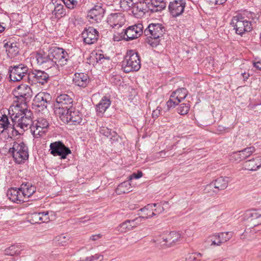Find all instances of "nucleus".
<instances>
[{"label":"nucleus","mask_w":261,"mask_h":261,"mask_svg":"<svg viewBox=\"0 0 261 261\" xmlns=\"http://www.w3.org/2000/svg\"><path fill=\"white\" fill-rule=\"evenodd\" d=\"M48 125L49 123L46 119L39 118L37 120L33 121L30 128L33 136L35 138H38L46 133Z\"/></svg>","instance_id":"obj_11"},{"label":"nucleus","mask_w":261,"mask_h":261,"mask_svg":"<svg viewBox=\"0 0 261 261\" xmlns=\"http://www.w3.org/2000/svg\"><path fill=\"white\" fill-rule=\"evenodd\" d=\"M246 217L250 218L252 220L257 219L261 218V211L257 210H251L246 212Z\"/></svg>","instance_id":"obj_40"},{"label":"nucleus","mask_w":261,"mask_h":261,"mask_svg":"<svg viewBox=\"0 0 261 261\" xmlns=\"http://www.w3.org/2000/svg\"><path fill=\"white\" fill-rule=\"evenodd\" d=\"M255 151V149L253 146L245 148V149L240 150L241 155L244 160H245L248 157L250 156Z\"/></svg>","instance_id":"obj_41"},{"label":"nucleus","mask_w":261,"mask_h":261,"mask_svg":"<svg viewBox=\"0 0 261 261\" xmlns=\"http://www.w3.org/2000/svg\"><path fill=\"white\" fill-rule=\"evenodd\" d=\"M9 152L12 154L15 162L18 164L23 163L28 159V148L23 142H14L12 147L10 148Z\"/></svg>","instance_id":"obj_8"},{"label":"nucleus","mask_w":261,"mask_h":261,"mask_svg":"<svg viewBox=\"0 0 261 261\" xmlns=\"http://www.w3.org/2000/svg\"><path fill=\"white\" fill-rule=\"evenodd\" d=\"M210 5H220L226 3L227 0H205Z\"/></svg>","instance_id":"obj_54"},{"label":"nucleus","mask_w":261,"mask_h":261,"mask_svg":"<svg viewBox=\"0 0 261 261\" xmlns=\"http://www.w3.org/2000/svg\"><path fill=\"white\" fill-rule=\"evenodd\" d=\"M124 15L122 13H112L108 18V22L113 28H119L125 22Z\"/></svg>","instance_id":"obj_21"},{"label":"nucleus","mask_w":261,"mask_h":261,"mask_svg":"<svg viewBox=\"0 0 261 261\" xmlns=\"http://www.w3.org/2000/svg\"><path fill=\"white\" fill-rule=\"evenodd\" d=\"M214 186L213 185V182H212L208 185H207L204 189V192L205 193H208L210 195H213L214 194H217V191L215 190H214Z\"/></svg>","instance_id":"obj_49"},{"label":"nucleus","mask_w":261,"mask_h":261,"mask_svg":"<svg viewBox=\"0 0 261 261\" xmlns=\"http://www.w3.org/2000/svg\"><path fill=\"white\" fill-rule=\"evenodd\" d=\"M166 31L165 28L161 23H150L144 31L147 37V42L152 47H156L161 44L163 35Z\"/></svg>","instance_id":"obj_3"},{"label":"nucleus","mask_w":261,"mask_h":261,"mask_svg":"<svg viewBox=\"0 0 261 261\" xmlns=\"http://www.w3.org/2000/svg\"><path fill=\"white\" fill-rule=\"evenodd\" d=\"M180 102V100L178 99V96L175 94L174 92H173L170 95L169 99L167 102V106L168 108L171 109L174 108L176 106L178 105Z\"/></svg>","instance_id":"obj_36"},{"label":"nucleus","mask_w":261,"mask_h":261,"mask_svg":"<svg viewBox=\"0 0 261 261\" xmlns=\"http://www.w3.org/2000/svg\"><path fill=\"white\" fill-rule=\"evenodd\" d=\"M66 7L69 9H73L77 5V2L76 0H62Z\"/></svg>","instance_id":"obj_50"},{"label":"nucleus","mask_w":261,"mask_h":261,"mask_svg":"<svg viewBox=\"0 0 261 261\" xmlns=\"http://www.w3.org/2000/svg\"><path fill=\"white\" fill-rule=\"evenodd\" d=\"M218 236V233L210 236L207 239L206 242L210 243L211 246H220L221 243Z\"/></svg>","instance_id":"obj_44"},{"label":"nucleus","mask_w":261,"mask_h":261,"mask_svg":"<svg viewBox=\"0 0 261 261\" xmlns=\"http://www.w3.org/2000/svg\"><path fill=\"white\" fill-rule=\"evenodd\" d=\"M149 12L150 10L146 0L135 3L132 11L134 16L137 18Z\"/></svg>","instance_id":"obj_19"},{"label":"nucleus","mask_w":261,"mask_h":261,"mask_svg":"<svg viewBox=\"0 0 261 261\" xmlns=\"http://www.w3.org/2000/svg\"><path fill=\"white\" fill-rule=\"evenodd\" d=\"M11 120L14 123L13 127H19L24 130L28 129L32 125V112L26 107L25 109H21L18 106H11L8 110Z\"/></svg>","instance_id":"obj_2"},{"label":"nucleus","mask_w":261,"mask_h":261,"mask_svg":"<svg viewBox=\"0 0 261 261\" xmlns=\"http://www.w3.org/2000/svg\"><path fill=\"white\" fill-rule=\"evenodd\" d=\"M132 187L130 181L128 179L126 181L120 184L115 190V192L118 195L128 193L132 191Z\"/></svg>","instance_id":"obj_30"},{"label":"nucleus","mask_w":261,"mask_h":261,"mask_svg":"<svg viewBox=\"0 0 261 261\" xmlns=\"http://www.w3.org/2000/svg\"><path fill=\"white\" fill-rule=\"evenodd\" d=\"M228 182L229 177H220L212 182L214 186V189H216L218 193L219 191L225 189L228 186Z\"/></svg>","instance_id":"obj_29"},{"label":"nucleus","mask_w":261,"mask_h":261,"mask_svg":"<svg viewBox=\"0 0 261 261\" xmlns=\"http://www.w3.org/2000/svg\"><path fill=\"white\" fill-rule=\"evenodd\" d=\"M128 221V223H129V225H130V226L131 227V229L132 230L134 228H135L137 226V225H136V224L135 223L133 219H132V220H127Z\"/></svg>","instance_id":"obj_60"},{"label":"nucleus","mask_w":261,"mask_h":261,"mask_svg":"<svg viewBox=\"0 0 261 261\" xmlns=\"http://www.w3.org/2000/svg\"><path fill=\"white\" fill-rule=\"evenodd\" d=\"M102 234H101L100 233L94 234L90 237V240L93 241H97L100 239L102 237Z\"/></svg>","instance_id":"obj_59"},{"label":"nucleus","mask_w":261,"mask_h":261,"mask_svg":"<svg viewBox=\"0 0 261 261\" xmlns=\"http://www.w3.org/2000/svg\"><path fill=\"white\" fill-rule=\"evenodd\" d=\"M56 243L61 246H66L69 241V238L65 234H61L56 236L54 239Z\"/></svg>","instance_id":"obj_38"},{"label":"nucleus","mask_w":261,"mask_h":261,"mask_svg":"<svg viewBox=\"0 0 261 261\" xmlns=\"http://www.w3.org/2000/svg\"><path fill=\"white\" fill-rule=\"evenodd\" d=\"M58 116L61 120L69 125H78L84 123L83 114L75 107L69 109L68 112L65 111Z\"/></svg>","instance_id":"obj_7"},{"label":"nucleus","mask_w":261,"mask_h":261,"mask_svg":"<svg viewBox=\"0 0 261 261\" xmlns=\"http://www.w3.org/2000/svg\"><path fill=\"white\" fill-rule=\"evenodd\" d=\"M122 67L125 73L138 71L141 68V61L139 54L134 50L127 51L122 61Z\"/></svg>","instance_id":"obj_6"},{"label":"nucleus","mask_w":261,"mask_h":261,"mask_svg":"<svg viewBox=\"0 0 261 261\" xmlns=\"http://www.w3.org/2000/svg\"><path fill=\"white\" fill-rule=\"evenodd\" d=\"M150 13L161 12L166 7L165 0H146Z\"/></svg>","instance_id":"obj_22"},{"label":"nucleus","mask_w":261,"mask_h":261,"mask_svg":"<svg viewBox=\"0 0 261 261\" xmlns=\"http://www.w3.org/2000/svg\"><path fill=\"white\" fill-rule=\"evenodd\" d=\"M99 259L100 261L103 259V255L95 254L94 255L87 257L85 259H82L81 258L79 261H94L95 260Z\"/></svg>","instance_id":"obj_48"},{"label":"nucleus","mask_w":261,"mask_h":261,"mask_svg":"<svg viewBox=\"0 0 261 261\" xmlns=\"http://www.w3.org/2000/svg\"><path fill=\"white\" fill-rule=\"evenodd\" d=\"M34 58L38 66L48 69L52 67L58 68L59 65H67L70 60V56L67 51L60 47H53L49 52L38 50L34 53Z\"/></svg>","instance_id":"obj_1"},{"label":"nucleus","mask_w":261,"mask_h":261,"mask_svg":"<svg viewBox=\"0 0 261 261\" xmlns=\"http://www.w3.org/2000/svg\"><path fill=\"white\" fill-rule=\"evenodd\" d=\"M253 65L255 68L261 70V62H254Z\"/></svg>","instance_id":"obj_61"},{"label":"nucleus","mask_w":261,"mask_h":261,"mask_svg":"<svg viewBox=\"0 0 261 261\" xmlns=\"http://www.w3.org/2000/svg\"><path fill=\"white\" fill-rule=\"evenodd\" d=\"M176 96H178V99L181 101L184 99L187 96V90L185 88L178 89L174 91Z\"/></svg>","instance_id":"obj_46"},{"label":"nucleus","mask_w":261,"mask_h":261,"mask_svg":"<svg viewBox=\"0 0 261 261\" xmlns=\"http://www.w3.org/2000/svg\"><path fill=\"white\" fill-rule=\"evenodd\" d=\"M41 223L47 222L49 221L48 212H40Z\"/></svg>","instance_id":"obj_53"},{"label":"nucleus","mask_w":261,"mask_h":261,"mask_svg":"<svg viewBox=\"0 0 261 261\" xmlns=\"http://www.w3.org/2000/svg\"><path fill=\"white\" fill-rule=\"evenodd\" d=\"M7 195L8 199L13 202L19 203L25 202V199H23L20 188L9 189L7 191Z\"/></svg>","instance_id":"obj_20"},{"label":"nucleus","mask_w":261,"mask_h":261,"mask_svg":"<svg viewBox=\"0 0 261 261\" xmlns=\"http://www.w3.org/2000/svg\"><path fill=\"white\" fill-rule=\"evenodd\" d=\"M29 72L28 67L22 64L9 67V77L13 82L28 80Z\"/></svg>","instance_id":"obj_10"},{"label":"nucleus","mask_w":261,"mask_h":261,"mask_svg":"<svg viewBox=\"0 0 261 261\" xmlns=\"http://www.w3.org/2000/svg\"><path fill=\"white\" fill-rule=\"evenodd\" d=\"M51 101V96L49 93L41 92L35 96L33 105L35 107L40 108L41 110H43L47 108L48 105L50 104Z\"/></svg>","instance_id":"obj_15"},{"label":"nucleus","mask_w":261,"mask_h":261,"mask_svg":"<svg viewBox=\"0 0 261 261\" xmlns=\"http://www.w3.org/2000/svg\"><path fill=\"white\" fill-rule=\"evenodd\" d=\"M233 233L232 231L219 233L218 237L219 238L221 244L229 241L232 237Z\"/></svg>","instance_id":"obj_39"},{"label":"nucleus","mask_w":261,"mask_h":261,"mask_svg":"<svg viewBox=\"0 0 261 261\" xmlns=\"http://www.w3.org/2000/svg\"><path fill=\"white\" fill-rule=\"evenodd\" d=\"M180 238V234L177 232L173 231L166 236L163 237V242H165L167 247H171L176 242L178 241Z\"/></svg>","instance_id":"obj_26"},{"label":"nucleus","mask_w":261,"mask_h":261,"mask_svg":"<svg viewBox=\"0 0 261 261\" xmlns=\"http://www.w3.org/2000/svg\"><path fill=\"white\" fill-rule=\"evenodd\" d=\"M49 148L50 153L54 156H60L61 159H65L68 155L71 153L69 148L60 141L51 143Z\"/></svg>","instance_id":"obj_12"},{"label":"nucleus","mask_w":261,"mask_h":261,"mask_svg":"<svg viewBox=\"0 0 261 261\" xmlns=\"http://www.w3.org/2000/svg\"><path fill=\"white\" fill-rule=\"evenodd\" d=\"M153 207L152 208V212L154 213V216H156L162 213L164 209L160 203H152Z\"/></svg>","instance_id":"obj_47"},{"label":"nucleus","mask_w":261,"mask_h":261,"mask_svg":"<svg viewBox=\"0 0 261 261\" xmlns=\"http://www.w3.org/2000/svg\"><path fill=\"white\" fill-rule=\"evenodd\" d=\"M5 47L7 51L8 56L10 58H13L18 54L19 48L17 43L9 41L5 44Z\"/></svg>","instance_id":"obj_28"},{"label":"nucleus","mask_w":261,"mask_h":261,"mask_svg":"<svg viewBox=\"0 0 261 261\" xmlns=\"http://www.w3.org/2000/svg\"><path fill=\"white\" fill-rule=\"evenodd\" d=\"M236 34L243 36L253 30L252 21L245 13H238L233 16L230 22Z\"/></svg>","instance_id":"obj_4"},{"label":"nucleus","mask_w":261,"mask_h":261,"mask_svg":"<svg viewBox=\"0 0 261 261\" xmlns=\"http://www.w3.org/2000/svg\"><path fill=\"white\" fill-rule=\"evenodd\" d=\"M29 221L32 224L41 223L40 212H34L31 214Z\"/></svg>","instance_id":"obj_45"},{"label":"nucleus","mask_w":261,"mask_h":261,"mask_svg":"<svg viewBox=\"0 0 261 261\" xmlns=\"http://www.w3.org/2000/svg\"><path fill=\"white\" fill-rule=\"evenodd\" d=\"M111 101L108 97L103 96L99 102L96 106V110L97 113L103 114L110 106Z\"/></svg>","instance_id":"obj_31"},{"label":"nucleus","mask_w":261,"mask_h":261,"mask_svg":"<svg viewBox=\"0 0 261 261\" xmlns=\"http://www.w3.org/2000/svg\"><path fill=\"white\" fill-rule=\"evenodd\" d=\"M22 250L20 245H13L5 250V254L10 256L18 255Z\"/></svg>","instance_id":"obj_33"},{"label":"nucleus","mask_w":261,"mask_h":261,"mask_svg":"<svg viewBox=\"0 0 261 261\" xmlns=\"http://www.w3.org/2000/svg\"><path fill=\"white\" fill-rule=\"evenodd\" d=\"M186 5V0H173L169 4V12L173 17L179 16L184 12Z\"/></svg>","instance_id":"obj_16"},{"label":"nucleus","mask_w":261,"mask_h":261,"mask_svg":"<svg viewBox=\"0 0 261 261\" xmlns=\"http://www.w3.org/2000/svg\"><path fill=\"white\" fill-rule=\"evenodd\" d=\"M186 260L187 261H195L197 260L195 254L194 253H188L186 256Z\"/></svg>","instance_id":"obj_56"},{"label":"nucleus","mask_w":261,"mask_h":261,"mask_svg":"<svg viewBox=\"0 0 261 261\" xmlns=\"http://www.w3.org/2000/svg\"><path fill=\"white\" fill-rule=\"evenodd\" d=\"M153 205L152 203L148 204L145 207L140 209V211L143 213L142 216L145 219L154 216V213L152 212Z\"/></svg>","instance_id":"obj_34"},{"label":"nucleus","mask_w":261,"mask_h":261,"mask_svg":"<svg viewBox=\"0 0 261 261\" xmlns=\"http://www.w3.org/2000/svg\"><path fill=\"white\" fill-rule=\"evenodd\" d=\"M194 253L195 254V257L197 260H200V259L199 258L202 257V254L198 252H194Z\"/></svg>","instance_id":"obj_62"},{"label":"nucleus","mask_w":261,"mask_h":261,"mask_svg":"<svg viewBox=\"0 0 261 261\" xmlns=\"http://www.w3.org/2000/svg\"><path fill=\"white\" fill-rule=\"evenodd\" d=\"M143 26L138 23L128 27L121 33V37L126 41L132 40L139 37L143 33Z\"/></svg>","instance_id":"obj_14"},{"label":"nucleus","mask_w":261,"mask_h":261,"mask_svg":"<svg viewBox=\"0 0 261 261\" xmlns=\"http://www.w3.org/2000/svg\"><path fill=\"white\" fill-rule=\"evenodd\" d=\"M134 3L133 0H121L120 2V7L126 10L131 9L132 11Z\"/></svg>","instance_id":"obj_43"},{"label":"nucleus","mask_w":261,"mask_h":261,"mask_svg":"<svg viewBox=\"0 0 261 261\" xmlns=\"http://www.w3.org/2000/svg\"><path fill=\"white\" fill-rule=\"evenodd\" d=\"M20 188L22 191L23 199H25V201L36 192V189L34 186L29 182L22 184Z\"/></svg>","instance_id":"obj_25"},{"label":"nucleus","mask_w":261,"mask_h":261,"mask_svg":"<svg viewBox=\"0 0 261 261\" xmlns=\"http://www.w3.org/2000/svg\"><path fill=\"white\" fill-rule=\"evenodd\" d=\"M14 96L16 104L12 106H18L21 109H25L27 103L31 100L33 96V91L31 88L28 85L21 84L18 86L14 91Z\"/></svg>","instance_id":"obj_5"},{"label":"nucleus","mask_w":261,"mask_h":261,"mask_svg":"<svg viewBox=\"0 0 261 261\" xmlns=\"http://www.w3.org/2000/svg\"><path fill=\"white\" fill-rule=\"evenodd\" d=\"M49 79V75L45 71L40 70H33L30 71L28 76V81L31 85L39 83L43 85L48 82Z\"/></svg>","instance_id":"obj_13"},{"label":"nucleus","mask_w":261,"mask_h":261,"mask_svg":"<svg viewBox=\"0 0 261 261\" xmlns=\"http://www.w3.org/2000/svg\"><path fill=\"white\" fill-rule=\"evenodd\" d=\"M143 176V173L141 171H138L137 173H133L128 177V180L130 181L133 179H139Z\"/></svg>","instance_id":"obj_55"},{"label":"nucleus","mask_w":261,"mask_h":261,"mask_svg":"<svg viewBox=\"0 0 261 261\" xmlns=\"http://www.w3.org/2000/svg\"><path fill=\"white\" fill-rule=\"evenodd\" d=\"M73 98L67 94H62L56 98V103L55 105L54 111L57 116L64 114L65 111L68 112L69 109L73 108Z\"/></svg>","instance_id":"obj_9"},{"label":"nucleus","mask_w":261,"mask_h":261,"mask_svg":"<svg viewBox=\"0 0 261 261\" xmlns=\"http://www.w3.org/2000/svg\"><path fill=\"white\" fill-rule=\"evenodd\" d=\"M99 132L101 135L109 138L110 139L113 141L117 140L119 137L115 131L112 130L105 126L100 127Z\"/></svg>","instance_id":"obj_32"},{"label":"nucleus","mask_w":261,"mask_h":261,"mask_svg":"<svg viewBox=\"0 0 261 261\" xmlns=\"http://www.w3.org/2000/svg\"><path fill=\"white\" fill-rule=\"evenodd\" d=\"M96 62L98 63L102 64L104 62L105 60H110V58L109 57H105L104 55L102 54H96Z\"/></svg>","instance_id":"obj_51"},{"label":"nucleus","mask_w":261,"mask_h":261,"mask_svg":"<svg viewBox=\"0 0 261 261\" xmlns=\"http://www.w3.org/2000/svg\"><path fill=\"white\" fill-rule=\"evenodd\" d=\"M84 43L87 44H92L97 42L99 37V33L93 27L86 28L82 33Z\"/></svg>","instance_id":"obj_17"},{"label":"nucleus","mask_w":261,"mask_h":261,"mask_svg":"<svg viewBox=\"0 0 261 261\" xmlns=\"http://www.w3.org/2000/svg\"><path fill=\"white\" fill-rule=\"evenodd\" d=\"M243 167L246 170L255 171L261 167V158L257 156L248 160L244 163Z\"/></svg>","instance_id":"obj_24"},{"label":"nucleus","mask_w":261,"mask_h":261,"mask_svg":"<svg viewBox=\"0 0 261 261\" xmlns=\"http://www.w3.org/2000/svg\"><path fill=\"white\" fill-rule=\"evenodd\" d=\"M61 0H56L55 2L54 3L55 5L52 14L55 15L56 18L63 17L66 14V9L64 5L61 3Z\"/></svg>","instance_id":"obj_27"},{"label":"nucleus","mask_w":261,"mask_h":261,"mask_svg":"<svg viewBox=\"0 0 261 261\" xmlns=\"http://www.w3.org/2000/svg\"><path fill=\"white\" fill-rule=\"evenodd\" d=\"M2 78H3V75L2 73H0V84L2 82Z\"/></svg>","instance_id":"obj_64"},{"label":"nucleus","mask_w":261,"mask_h":261,"mask_svg":"<svg viewBox=\"0 0 261 261\" xmlns=\"http://www.w3.org/2000/svg\"><path fill=\"white\" fill-rule=\"evenodd\" d=\"M241 155H241V151L240 150V151L233 152L231 155V160H233L234 161H236L239 162L242 160H244V159L242 158Z\"/></svg>","instance_id":"obj_52"},{"label":"nucleus","mask_w":261,"mask_h":261,"mask_svg":"<svg viewBox=\"0 0 261 261\" xmlns=\"http://www.w3.org/2000/svg\"><path fill=\"white\" fill-rule=\"evenodd\" d=\"M242 75L243 76V77L244 81L247 80L249 76V74L246 73V72L242 73Z\"/></svg>","instance_id":"obj_63"},{"label":"nucleus","mask_w":261,"mask_h":261,"mask_svg":"<svg viewBox=\"0 0 261 261\" xmlns=\"http://www.w3.org/2000/svg\"><path fill=\"white\" fill-rule=\"evenodd\" d=\"M9 117L7 115H2L0 118V132L3 133L11 126Z\"/></svg>","instance_id":"obj_35"},{"label":"nucleus","mask_w":261,"mask_h":261,"mask_svg":"<svg viewBox=\"0 0 261 261\" xmlns=\"http://www.w3.org/2000/svg\"><path fill=\"white\" fill-rule=\"evenodd\" d=\"M161 110V108L158 107L156 110L153 111L152 113V118L154 119H156L160 114Z\"/></svg>","instance_id":"obj_57"},{"label":"nucleus","mask_w":261,"mask_h":261,"mask_svg":"<svg viewBox=\"0 0 261 261\" xmlns=\"http://www.w3.org/2000/svg\"><path fill=\"white\" fill-rule=\"evenodd\" d=\"M105 13V10L100 5H96L88 11V17L92 22L98 23L101 21Z\"/></svg>","instance_id":"obj_18"},{"label":"nucleus","mask_w":261,"mask_h":261,"mask_svg":"<svg viewBox=\"0 0 261 261\" xmlns=\"http://www.w3.org/2000/svg\"><path fill=\"white\" fill-rule=\"evenodd\" d=\"M127 222L128 221L126 220L124 222L121 223L116 227L115 230L120 233H125L130 231L132 230L131 227L130 226L129 223Z\"/></svg>","instance_id":"obj_37"},{"label":"nucleus","mask_w":261,"mask_h":261,"mask_svg":"<svg viewBox=\"0 0 261 261\" xmlns=\"http://www.w3.org/2000/svg\"><path fill=\"white\" fill-rule=\"evenodd\" d=\"M73 82L76 86L85 88L89 82V77L85 73H75L73 78Z\"/></svg>","instance_id":"obj_23"},{"label":"nucleus","mask_w":261,"mask_h":261,"mask_svg":"<svg viewBox=\"0 0 261 261\" xmlns=\"http://www.w3.org/2000/svg\"><path fill=\"white\" fill-rule=\"evenodd\" d=\"M190 108V106L189 103H182L180 104L179 107L177 108V112L181 115H186L188 113Z\"/></svg>","instance_id":"obj_42"},{"label":"nucleus","mask_w":261,"mask_h":261,"mask_svg":"<svg viewBox=\"0 0 261 261\" xmlns=\"http://www.w3.org/2000/svg\"><path fill=\"white\" fill-rule=\"evenodd\" d=\"M133 220H134L135 223L138 226V225L140 224L141 223L142 220H145V219L142 215L136 218L135 219H134Z\"/></svg>","instance_id":"obj_58"}]
</instances>
